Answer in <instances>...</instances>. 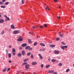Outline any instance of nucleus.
<instances>
[{
  "label": "nucleus",
  "mask_w": 74,
  "mask_h": 74,
  "mask_svg": "<svg viewBox=\"0 0 74 74\" xmlns=\"http://www.w3.org/2000/svg\"><path fill=\"white\" fill-rule=\"evenodd\" d=\"M33 74H36V72H34V73H33Z\"/></svg>",
  "instance_id": "obj_64"
},
{
  "label": "nucleus",
  "mask_w": 74,
  "mask_h": 74,
  "mask_svg": "<svg viewBox=\"0 0 74 74\" xmlns=\"http://www.w3.org/2000/svg\"><path fill=\"white\" fill-rule=\"evenodd\" d=\"M38 56H41V54H38Z\"/></svg>",
  "instance_id": "obj_60"
},
{
  "label": "nucleus",
  "mask_w": 74,
  "mask_h": 74,
  "mask_svg": "<svg viewBox=\"0 0 74 74\" xmlns=\"http://www.w3.org/2000/svg\"><path fill=\"white\" fill-rule=\"evenodd\" d=\"M30 48V46H27L25 47V49H29Z\"/></svg>",
  "instance_id": "obj_8"
},
{
  "label": "nucleus",
  "mask_w": 74,
  "mask_h": 74,
  "mask_svg": "<svg viewBox=\"0 0 74 74\" xmlns=\"http://www.w3.org/2000/svg\"><path fill=\"white\" fill-rule=\"evenodd\" d=\"M32 65H36L37 64V62H33L32 63Z\"/></svg>",
  "instance_id": "obj_13"
},
{
  "label": "nucleus",
  "mask_w": 74,
  "mask_h": 74,
  "mask_svg": "<svg viewBox=\"0 0 74 74\" xmlns=\"http://www.w3.org/2000/svg\"><path fill=\"white\" fill-rule=\"evenodd\" d=\"M2 2V3H5V0H3Z\"/></svg>",
  "instance_id": "obj_46"
},
{
  "label": "nucleus",
  "mask_w": 74,
  "mask_h": 74,
  "mask_svg": "<svg viewBox=\"0 0 74 74\" xmlns=\"http://www.w3.org/2000/svg\"><path fill=\"white\" fill-rule=\"evenodd\" d=\"M40 28H41V29H43V28H44V27L42 26V25H41L40 26Z\"/></svg>",
  "instance_id": "obj_37"
},
{
  "label": "nucleus",
  "mask_w": 74,
  "mask_h": 74,
  "mask_svg": "<svg viewBox=\"0 0 74 74\" xmlns=\"http://www.w3.org/2000/svg\"><path fill=\"white\" fill-rule=\"evenodd\" d=\"M3 22H4V20L3 19L0 18V23H3Z\"/></svg>",
  "instance_id": "obj_3"
},
{
  "label": "nucleus",
  "mask_w": 74,
  "mask_h": 74,
  "mask_svg": "<svg viewBox=\"0 0 74 74\" xmlns=\"http://www.w3.org/2000/svg\"><path fill=\"white\" fill-rule=\"evenodd\" d=\"M33 49V48H30L29 49V50L30 51H32V50Z\"/></svg>",
  "instance_id": "obj_43"
},
{
  "label": "nucleus",
  "mask_w": 74,
  "mask_h": 74,
  "mask_svg": "<svg viewBox=\"0 0 74 74\" xmlns=\"http://www.w3.org/2000/svg\"><path fill=\"white\" fill-rule=\"evenodd\" d=\"M32 27L33 28V29H36L38 27V26H36V27L33 26Z\"/></svg>",
  "instance_id": "obj_22"
},
{
  "label": "nucleus",
  "mask_w": 74,
  "mask_h": 74,
  "mask_svg": "<svg viewBox=\"0 0 74 74\" xmlns=\"http://www.w3.org/2000/svg\"><path fill=\"white\" fill-rule=\"evenodd\" d=\"M8 32H11V30L9 29L8 30Z\"/></svg>",
  "instance_id": "obj_61"
},
{
  "label": "nucleus",
  "mask_w": 74,
  "mask_h": 74,
  "mask_svg": "<svg viewBox=\"0 0 74 74\" xmlns=\"http://www.w3.org/2000/svg\"><path fill=\"white\" fill-rule=\"evenodd\" d=\"M64 48H67L68 47V46H64Z\"/></svg>",
  "instance_id": "obj_45"
},
{
  "label": "nucleus",
  "mask_w": 74,
  "mask_h": 74,
  "mask_svg": "<svg viewBox=\"0 0 74 74\" xmlns=\"http://www.w3.org/2000/svg\"><path fill=\"white\" fill-rule=\"evenodd\" d=\"M50 67V65H46V68H49V67Z\"/></svg>",
  "instance_id": "obj_28"
},
{
  "label": "nucleus",
  "mask_w": 74,
  "mask_h": 74,
  "mask_svg": "<svg viewBox=\"0 0 74 74\" xmlns=\"http://www.w3.org/2000/svg\"><path fill=\"white\" fill-rule=\"evenodd\" d=\"M37 44V42H35L34 43V46H36Z\"/></svg>",
  "instance_id": "obj_31"
},
{
  "label": "nucleus",
  "mask_w": 74,
  "mask_h": 74,
  "mask_svg": "<svg viewBox=\"0 0 74 74\" xmlns=\"http://www.w3.org/2000/svg\"><path fill=\"white\" fill-rule=\"evenodd\" d=\"M54 53L55 54H59V51H54Z\"/></svg>",
  "instance_id": "obj_9"
},
{
  "label": "nucleus",
  "mask_w": 74,
  "mask_h": 74,
  "mask_svg": "<svg viewBox=\"0 0 74 74\" xmlns=\"http://www.w3.org/2000/svg\"><path fill=\"white\" fill-rule=\"evenodd\" d=\"M9 48H11V47H12V46L11 45H9Z\"/></svg>",
  "instance_id": "obj_50"
},
{
  "label": "nucleus",
  "mask_w": 74,
  "mask_h": 74,
  "mask_svg": "<svg viewBox=\"0 0 74 74\" xmlns=\"http://www.w3.org/2000/svg\"><path fill=\"white\" fill-rule=\"evenodd\" d=\"M27 46V44L26 43H23L22 45L21 46L22 47H25Z\"/></svg>",
  "instance_id": "obj_2"
},
{
  "label": "nucleus",
  "mask_w": 74,
  "mask_h": 74,
  "mask_svg": "<svg viewBox=\"0 0 74 74\" xmlns=\"http://www.w3.org/2000/svg\"><path fill=\"white\" fill-rule=\"evenodd\" d=\"M40 51H42V49H40Z\"/></svg>",
  "instance_id": "obj_62"
},
{
  "label": "nucleus",
  "mask_w": 74,
  "mask_h": 74,
  "mask_svg": "<svg viewBox=\"0 0 74 74\" xmlns=\"http://www.w3.org/2000/svg\"><path fill=\"white\" fill-rule=\"evenodd\" d=\"M5 5H8V4H9V2H6L5 3Z\"/></svg>",
  "instance_id": "obj_33"
},
{
  "label": "nucleus",
  "mask_w": 74,
  "mask_h": 74,
  "mask_svg": "<svg viewBox=\"0 0 74 74\" xmlns=\"http://www.w3.org/2000/svg\"><path fill=\"white\" fill-rule=\"evenodd\" d=\"M29 66H30V65H29V64H28L25 66V67L26 69H29Z\"/></svg>",
  "instance_id": "obj_6"
},
{
  "label": "nucleus",
  "mask_w": 74,
  "mask_h": 74,
  "mask_svg": "<svg viewBox=\"0 0 74 74\" xmlns=\"http://www.w3.org/2000/svg\"><path fill=\"white\" fill-rule=\"evenodd\" d=\"M4 16L5 17V18H8L7 16L6 15H4Z\"/></svg>",
  "instance_id": "obj_51"
},
{
  "label": "nucleus",
  "mask_w": 74,
  "mask_h": 74,
  "mask_svg": "<svg viewBox=\"0 0 74 74\" xmlns=\"http://www.w3.org/2000/svg\"><path fill=\"white\" fill-rule=\"evenodd\" d=\"M40 59H42L43 58L42 57V56H40Z\"/></svg>",
  "instance_id": "obj_39"
},
{
  "label": "nucleus",
  "mask_w": 74,
  "mask_h": 74,
  "mask_svg": "<svg viewBox=\"0 0 74 74\" xmlns=\"http://www.w3.org/2000/svg\"><path fill=\"white\" fill-rule=\"evenodd\" d=\"M27 64V63L26 62H24L22 64L23 66H25V65H26Z\"/></svg>",
  "instance_id": "obj_15"
},
{
  "label": "nucleus",
  "mask_w": 74,
  "mask_h": 74,
  "mask_svg": "<svg viewBox=\"0 0 74 74\" xmlns=\"http://www.w3.org/2000/svg\"><path fill=\"white\" fill-rule=\"evenodd\" d=\"M56 45H50L49 47H51V48H54L55 47Z\"/></svg>",
  "instance_id": "obj_12"
},
{
  "label": "nucleus",
  "mask_w": 74,
  "mask_h": 74,
  "mask_svg": "<svg viewBox=\"0 0 74 74\" xmlns=\"http://www.w3.org/2000/svg\"><path fill=\"white\" fill-rule=\"evenodd\" d=\"M27 60H28V59H25L23 60V62H25L27 61Z\"/></svg>",
  "instance_id": "obj_26"
},
{
  "label": "nucleus",
  "mask_w": 74,
  "mask_h": 74,
  "mask_svg": "<svg viewBox=\"0 0 74 74\" xmlns=\"http://www.w3.org/2000/svg\"><path fill=\"white\" fill-rule=\"evenodd\" d=\"M17 55L19 57H21V56H22V54H21V53H19L17 54Z\"/></svg>",
  "instance_id": "obj_14"
},
{
  "label": "nucleus",
  "mask_w": 74,
  "mask_h": 74,
  "mask_svg": "<svg viewBox=\"0 0 74 74\" xmlns=\"http://www.w3.org/2000/svg\"><path fill=\"white\" fill-rule=\"evenodd\" d=\"M20 32V31L19 30H15L13 31V33L14 34H17V33H19Z\"/></svg>",
  "instance_id": "obj_1"
},
{
  "label": "nucleus",
  "mask_w": 74,
  "mask_h": 74,
  "mask_svg": "<svg viewBox=\"0 0 74 74\" xmlns=\"http://www.w3.org/2000/svg\"><path fill=\"white\" fill-rule=\"evenodd\" d=\"M54 1H55V2H57L58 0H54Z\"/></svg>",
  "instance_id": "obj_56"
},
{
  "label": "nucleus",
  "mask_w": 74,
  "mask_h": 74,
  "mask_svg": "<svg viewBox=\"0 0 74 74\" xmlns=\"http://www.w3.org/2000/svg\"><path fill=\"white\" fill-rule=\"evenodd\" d=\"M28 41H29V43H32V41H31V40H30V39H29Z\"/></svg>",
  "instance_id": "obj_35"
},
{
  "label": "nucleus",
  "mask_w": 74,
  "mask_h": 74,
  "mask_svg": "<svg viewBox=\"0 0 74 74\" xmlns=\"http://www.w3.org/2000/svg\"><path fill=\"white\" fill-rule=\"evenodd\" d=\"M9 63H11V60H9Z\"/></svg>",
  "instance_id": "obj_59"
},
{
  "label": "nucleus",
  "mask_w": 74,
  "mask_h": 74,
  "mask_svg": "<svg viewBox=\"0 0 74 74\" xmlns=\"http://www.w3.org/2000/svg\"><path fill=\"white\" fill-rule=\"evenodd\" d=\"M57 18H58L59 19L60 18V16H57Z\"/></svg>",
  "instance_id": "obj_42"
},
{
  "label": "nucleus",
  "mask_w": 74,
  "mask_h": 74,
  "mask_svg": "<svg viewBox=\"0 0 74 74\" xmlns=\"http://www.w3.org/2000/svg\"><path fill=\"white\" fill-rule=\"evenodd\" d=\"M45 51V49L44 48L42 49V51Z\"/></svg>",
  "instance_id": "obj_44"
},
{
  "label": "nucleus",
  "mask_w": 74,
  "mask_h": 74,
  "mask_svg": "<svg viewBox=\"0 0 74 74\" xmlns=\"http://www.w3.org/2000/svg\"><path fill=\"white\" fill-rule=\"evenodd\" d=\"M22 49V48L21 47H20V49Z\"/></svg>",
  "instance_id": "obj_58"
},
{
  "label": "nucleus",
  "mask_w": 74,
  "mask_h": 74,
  "mask_svg": "<svg viewBox=\"0 0 74 74\" xmlns=\"http://www.w3.org/2000/svg\"><path fill=\"white\" fill-rule=\"evenodd\" d=\"M44 26L45 27H47V24H45Z\"/></svg>",
  "instance_id": "obj_49"
},
{
  "label": "nucleus",
  "mask_w": 74,
  "mask_h": 74,
  "mask_svg": "<svg viewBox=\"0 0 74 74\" xmlns=\"http://www.w3.org/2000/svg\"><path fill=\"white\" fill-rule=\"evenodd\" d=\"M31 52H29V53H27V56H29L31 54Z\"/></svg>",
  "instance_id": "obj_23"
},
{
  "label": "nucleus",
  "mask_w": 74,
  "mask_h": 74,
  "mask_svg": "<svg viewBox=\"0 0 74 74\" xmlns=\"http://www.w3.org/2000/svg\"><path fill=\"white\" fill-rule=\"evenodd\" d=\"M6 52L7 53H8V50L7 49H6Z\"/></svg>",
  "instance_id": "obj_55"
},
{
  "label": "nucleus",
  "mask_w": 74,
  "mask_h": 74,
  "mask_svg": "<svg viewBox=\"0 0 74 74\" xmlns=\"http://www.w3.org/2000/svg\"><path fill=\"white\" fill-rule=\"evenodd\" d=\"M54 73L55 74H58V73L56 72Z\"/></svg>",
  "instance_id": "obj_57"
},
{
  "label": "nucleus",
  "mask_w": 74,
  "mask_h": 74,
  "mask_svg": "<svg viewBox=\"0 0 74 74\" xmlns=\"http://www.w3.org/2000/svg\"><path fill=\"white\" fill-rule=\"evenodd\" d=\"M2 14L1 13H0V18H1V15Z\"/></svg>",
  "instance_id": "obj_54"
},
{
  "label": "nucleus",
  "mask_w": 74,
  "mask_h": 74,
  "mask_svg": "<svg viewBox=\"0 0 74 74\" xmlns=\"http://www.w3.org/2000/svg\"><path fill=\"white\" fill-rule=\"evenodd\" d=\"M8 56L9 58H11V53H10L8 54Z\"/></svg>",
  "instance_id": "obj_21"
},
{
  "label": "nucleus",
  "mask_w": 74,
  "mask_h": 74,
  "mask_svg": "<svg viewBox=\"0 0 74 74\" xmlns=\"http://www.w3.org/2000/svg\"><path fill=\"white\" fill-rule=\"evenodd\" d=\"M46 10H49H49H50L49 8L47 6H46Z\"/></svg>",
  "instance_id": "obj_17"
},
{
  "label": "nucleus",
  "mask_w": 74,
  "mask_h": 74,
  "mask_svg": "<svg viewBox=\"0 0 74 74\" xmlns=\"http://www.w3.org/2000/svg\"><path fill=\"white\" fill-rule=\"evenodd\" d=\"M1 8H5V6H1Z\"/></svg>",
  "instance_id": "obj_36"
},
{
  "label": "nucleus",
  "mask_w": 74,
  "mask_h": 74,
  "mask_svg": "<svg viewBox=\"0 0 74 74\" xmlns=\"http://www.w3.org/2000/svg\"><path fill=\"white\" fill-rule=\"evenodd\" d=\"M61 48L63 50H64V46H62L61 47Z\"/></svg>",
  "instance_id": "obj_19"
},
{
  "label": "nucleus",
  "mask_w": 74,
  "mask_h": 74,
  "mask_svg": "<svg viewBox=\"0 0 74 74\" xmlns=\"http://www.w3.org/2000/svg\"><path fill=\"white\" fill-rule=\"evenodd\" d=\"M25 0H21V2L23 4H24V1H25Z\"/></svg>",
  "instance_id": "obj_30"
},
{
  "label": "nucleus",
  "mask_w": 74,
  "mask_h": 74,
  "mask_svg": "<svg viewBox=\"0 0 74 74\" xmlns=\"http://www.w3.org/2000/svg\"><path fill=\"white\" fill-rule=\"evenodd\" d=\"M31 59H33V54H32L31 56Z\"/></svg>",
  "instance_id": "obj_27"
},
{
  "label": "nucleus",
  "mask_w": 74,
  "mask_h": 74,
  "mask_svg": "<svg viewBox=\"0 0 74 74\" xmlns=\"http://www.w3.org/2000/svg\"><path fill=\"white\" fill-rule=\"evenodd\" d=\"M12 51L13 52H15V48H13L12 49Z\"/></svg>",
  "instance_id": "obj_16"
},
{
  "label": "nucleus",
  "mask_w": 74,
  "mask_h": 74,
  "mask_svg": "<svg viewBox=\"0 0 74 74\" xmlns=\"http://www.w3.org/2000/svg\"><path fill=\"white\" fill-rule=\"evenodd\" d=\"M62 44H63V45H66V44L65 42H62Z\"/></svg>",
  "instance_id": "obj_29"
},
{
  "label": "nucleus",
  "mask_w": 74,
  "mask_h": 74,
  "mask_svg": "<svg viewBox=\"0 0 74 74\" xmlns=\"http://www.w3.org/2000/svg\"><path fill=\"white\" fill-rule=\"evenodd\" d=\"M60 37H63V34H60Z\"/></svg>",
  "instance_id": "obj_34"
},
{
  "label": "nucleus",
  "mask_w": 74,
  "mask_h": 74,
  "mask_svg": "<svg viewBox=\"0 0 74 74\" xmlns=\"http://www.w3.org/2000/svg\"><path fill=\"white\" fill-rule=\"evenodd\" d=\"M1 35H3V34H4V32L3 30L2 31V32H1Z\"/></svg>",
  "instance_id": "obj_24"
},
{
  "label": "nucleus",
  "mask_w": 74,
  "mask_h": 74,
  "mask_svg": "<svg viewBox=\"0 0 74 74\" xmlns=\"http://www.w3.org/2000/svg\"><path fill=\"white\" fill-rule=\"evenodd\" d=\"M70 69H67L66 70V73H68V72H69V71H70Z\"/></svg>",
  "instance_id": "obj_32"
},
{
  "label": "nucleus",
  "mask_w": 74,
  "mask_h": 74,
  "mask_svg": "<svg viewBox=\"0 0 74 74\" xmlns=\"http://www.w3.org/2000/svg\"><path fill=\"white\" fill-rule=\"evenodd\" d=\"M44 65L43 64H41V68H43V66Z\"/></svg>",
  "instance_id": "obj_48"
},
{
  "label": "nucleus",
  "mask_w": 74,
  "mask_h": 74,
  "mask_svg": "<svg viewBox=\"0 0 74 74\" xmlns=\"http://www.w3.org/2000/svg\"><path fill=\"white\" fill-rule=\"evenodd\" d=\"M21 53L23 56H24L25 55V51L23 50L22 51Z\"/></svg>",
  "instance_id": "obj_4"
},
{
  "label": "nucleus",
  "mask_w": 74,
  "mask_h": 74,
  "mask_svg": "<svg viewBox=\"0 0 74 74\" xmlns=\"http://www.w3.org/2000/svg\"><path fill=\"white\" fill-rule=\"evenodd\" d=\"M7 19L8 21H10V18L9 17H7Z\"/></svg>",
  "instance_id": "obj_41"
},
{
  "label": "nucleus",
  "mask_w": 74,
  "mask_h": 74,
  "mask_svg": "<svg viewBox=\"0 0 74 74\" xmlns=\"http://www.w3.org/2000/svg\"><path fill=\"white\" fill-rule=\"evenodd\" d=\"M17 40L18 41L21 42V41H22V40H23V39H22V38H19Z\"/></svg>",
  "instance_id": "obj_7"
},
{
  "label": "nucleus",
  "mask_w": 74,
  "mask_h": 74,
  "mask_svg": "<svg viewBox=\"0 0 74 74\" xmlns=\"http://www.w3.org/2000/svg\"><path fill=\"white\" fill-rule=\"evenodd\" d=\"M58 59H60V57H58Z\"/></svg>",
  "instance_id": "obj_63"
},
{
  "label": "nucleus",
  "mask_w": 74,
  "mask_h": 74,
  "mask_svg": "<svg viewBox=\"0 0 74 74\" xmlns=\"http://www.w3.org/2000/svg\"><path fill=\"white\" fill-rule=\"evenodd\" d=\"M10 70V68H9L7 70V71H9Z\"/></svg>",
  "instance_id": "obj_47"
},
{
  "label": "nucleus",
  "mask_w": 74,
  "mask_h": 74,
  "mask_svg": "<svg viewBox=\"0 0 74 74\" xmlns=\"http://www.w3.org/2000/svg\"><path fill=\"white\" fill-rule=\"evenodd\" d=\"M40 45L41 46H42V47H45V45L44 44L42 43H40Z\"/></svg>",
  "instance_id": "obj_10"
},
{
  "label": "nucleus",
  "mask_w": 74,
  "mask_h": 74,
  "mask_svg": "<svg viewBox=\"0 0 74 74\" xmlns=\"http://www.w3.org/2000/svg\"><path fill=\"white\" fill-rule=\"evenodd\" d=\"M48 61H49L50 60H51V58H49L48 59Z\"/></svg>",
  "instance_id": "obj_52"
},
{
  "label": "nucleus",
  "mask_w": 74,
  "mask_h": 74,
  "mask_svg": "<svg viewBox=\"0 0 74 74\" xmlns=\"http://www.w3.org/2000/svg\"><path fill=\"white\" fill-rule=\"evenodd\" d=\"M12 54H13V55H15V53H13Z\"/></svg>",
  "instance_id": "obj_53"
},
{
  "label": "nucleus",
  "mask_w": 74,
  "mask_h": 74,
  "mask_svg": "<svg viewBox=\"0 0 74 74\" xmlns=\"http://www.w3.org/2000/svg\"><path fill=\"white\" fill-rule=\"evenodd\" d=\"M62 63H59L58 64V66H62Z\"/></svg>",
  "instance_id": "obj_25"
},
{
  "label": "nucleus",
  "mask_w": 74,
  "mask_h": 74,
  "mask_svg": "<svg viewBox=\"0 0 74 74\" xmlns=\"http://www.w3.org/2000/svg\"><path fill=\"white\" fill-rule=\"evenodd\" d=\"M3 3H2V2L1 1L0 2V4L1 5H3Z\"/></svg>",
  "instance_id": "obj_38"
},
{
  "label": "nucleus",
  "mask_w": 74,
  "mask_h": 74,
  "mask_svg": "<svg viewBox=\"0 0 74 74\" xmlns=\"http://www.w3.org/2000/svg\"><path fill=\"white\" fill-rule=\"evenodd\" d=\"M54 71L51 70V71H48L49 73H53V74H54Z\"/></svg>",
  "instance_id": "obj_5"
},
{
  "label": "nucleus",
  "mask_w": 74,
  "mask_h": 74,
  "mask_svg": "<svg viewBox=\"0 0 74 74\" xmlns=\"http://www.w3.org/2000/svg\"><path fill=\"white\" fill-rule=\"evenodd\" d=\"M56 41H58V40H59V38H56Z\"/></svg>",
  "instance_id": "obj_40"
},
{
  "label": "nucleus",
  "mask_w": 74,
  "mask_h": 74,
  "mask_svg": "<svg viewBox=\"0 0 74 74\" xmlns=\"http://www.w3.org/2000/svg\"><path fill=\"white\" fill-rule=\"evenodd\" d=\"M11 28H12L13 29H15V26L13 24H12L11 25Z\"/></svg>",
  "instance_id": "obj_11"
},
{
  "label": "nucleus",
  "mask_w": 74,
  "mask_h": 74,
  "mask_svg": "<svg viewBox=\"0 0 74 74\" xmlns=\"http://www.w3.org/2000/svg\"><path fill=\"white\" fill-rule=\"evenodd\" d=\"M7 68H5L3 70V72H5L7 70Z\"/></svg>",
  "instance_id": "obj_20"
},
{
  "label": "nucleus",
  "mask_w": 74,
  "mask_h": 74,
  "mask_svg": "<svg viewBox=\"0 0 74 74\" xmlns=\"http://www.w3.org/2000/svg\"><path fill=\"white\" fill-rule=\"evenodd\" d=\"M51 61L52 62H56V60L54 59H52L51 60Z\"/></svg>",
  "instance_id": "obj_18"
}]
</instances>
